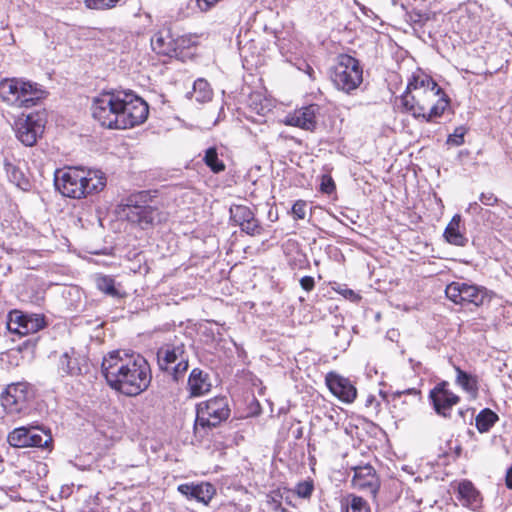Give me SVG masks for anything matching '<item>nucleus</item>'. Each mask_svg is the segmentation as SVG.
Here are the masks:
<instances>
[{
    "instance_id": "nucleus-8",
    "label": "nucleus",
    "mask_w": 512,
    "mask_h": 512,
    "mask_svg": "<svg viewBox=\"0 0 512 512\" xmlns=\"http://www.w3.org/2000/svg\"><path fill=\"white\" fill-rule=\"evenodd\" d=\"M445 294L449 300L462 307H480L491 300L490 292L485 287L467 282H451L446 286Z\"/></svg>"
},
{
    "instance_id": "nucleus-13",
    "label": "nucleus",
    "mask_w": 512,
    "mask_h": 512,
    "mask_svg": "<svg viewBox=\"0 0 512 512\" xmlns=\"http://www.w3.org/2000/svg\"><path fill=\"white\" fill-rule=\"evenodd\" d=\"M124 107L120 119L115 118L119 129H128L144 123L149 114L148 104L138 96L124 94Z\"/></svg>"
},
{
    "instance_id": "nucleus-16",
    "label": "nucleus",
    "mask_w": 512,
    "mask_h": 512,
    "mask_svg": "<svg viewBox=\"0 0 512 512\" xmlns=\"http://www.w3.org/2000/svg\"><path fill=\"white\" fill-rule=\"evenodd\" d=\"M429 399L435 412L444 418L451 416L452 407L460 401V397L448 389L446 381L438 383L430 390Z\"/></svg>"
},
{
    "instance_id": "nucleus-7",
    "label": "nucleus",
    "mask_w": 512,
    "mask_h": 512,
    "mask_svg": "<svg viewBox=\"0 0 512 512\" xmlns=\"http://www.w3.org/2000/svg\"><path fill=\"white\" fill-rule=\"evenodd\" d=\"M230 408L226 397H214L197 405L194 424L195 433L212 429L227 420Z\"/></svg>"
},
{
    "instance_id": "nucleus-17",
    "label": "nucleus",
    "mask_w": 512,
    "mask_h": 512,
    "mask_svg": "<svg viewBox=\"0 0 512 512\" xmlns=\"http://www.w3.org/2000/svg\"><path fill=\"white\" fill-rule=\"evenodd\" d=\"M44 324L43 316L38 314H24L17 310L9 313L8 328L21 335L38 332Z\"/></svg>"
},
{
    "instance_id": "nucleus-18",
    "label": "nucleus",
    "mask_w": 512,
    "mask_h": 512,
    "mask_svg": "<svg viewBox=\"0 0 512 512\" xmlns=\"http://www.w3.org/2000/svg\"><path fill=\"white\" fill-rule=\"evenodd\" d=\"M89 371L88 359L71 348L61 354L58 361V372L62 375L77 376Z\"/></svg>"
},
{
    "instance_id": "nucleus-4",
    "label": "nucleus",
    "mask_w": 512,
    "mask_h": 512,
    "mask_svg": "<svg viewBox=\"0 0 512 512\" xmlns=\"http://www.w3.org/2000/svg\"><path fill=\"white\" fill-rule=\"evenodd\" d=\"M156 193V190H142L125 198L121 206L128 221L138 224L142 229L153 225L156 219L160 221L158 209L149 205Z\"/></svg>"
},
{
    "instance_id": "nucleus-46",
    "label": "nucleus",
    "mask_w": 512,
    "mask_h": 512,
    "mask_svg": "<svg viewBox=\"0 0 512 512\" xmlns=\"http://www.w3.org/2000/svg\"><path fill=\"white\" fill-rule=\"evenodd\" d=\"M300 285L305 291L309 292L314 289L315 280L311 276H304L300 279Z\"/></svg>"
},
{
    "instance_id": "nucleus-43",
    "label": "nucleus",
    "mask_w": 512,
    "mask_h": 512,
    "mask_svg": "<svg viewBox=\"0 0 512 512\" xmlns=\"http://www.w3.org/2000/svg\"><path fill=\"white\" fill-rule=\"evenodd\" d=\"M409 19L415 25L424 26L429 20V16L425 13L411 12L409 13Z\"/></svg>"
},
{
    "instance_id": "nucleus-31",
    "label": "nucleus",
    "mask_w": 512,
    "mask_h": 512,
    "mask_svg": "<svg viewBox=\"0 0 512 512\" xmlns=\"http://www.w3.org/2000/svg\"><path fill=\"white\" fill-rule=\"evenodd\" d=\"M456 383L461 386L466 392L476 394L478 391L477 376L467 373L460 367H455Z\"/></svg>"
},
{
    "instance_id": "nucleus-49",
    "label": "nucleus",
    "mask_w": 512,
    "mask_h": 512,
    "mask_svg": "<svg viewBox=\"0 0 512 512\" xmlns=\"http://www.w3.org/2000/svg\"><path fill=\"white\" fill-rule=\"evenodd\" d=\"M441 96H442V95H439L438 97H436V98H434V99H433V98H431V97H429V96H422V97H423L422 99H423V101L426 103L427 108H428V107H430V108H431V106H432L433 104H435V103L437 102V100H438L439 98H441Z\"/></svg>"
},
{
    "instance_id": "nucleus-55",
    "label": "nucleus",
    "mask_w": 512,
    "mask_h": 512,
    "mask_svg": "<svg viewBox=\"0 0 512 512\" xmlns=\"http://www.w3.org/2000/svg\"><path fill=\"white\" fill-rule=\"evenodd\" d=\"M346 293H347V294H348V296H350V297H355V296H356V294L354 293V291H353V290H347V291H346Z\"/></svg>"
},
{
    "instance_id": "nucleus-39",
    "label": "nucleus",
    "mask_w": 512,
    "mask_h": 512,
    "mask_svg": "<svg viewBox=\"0 0 512 512\" xmlns=\"http://www.w3.org/2000/svg\"><path fill=\"white\" fill-rule=\"evenodd\" d=\"M466 130L464 127H457L452 134L447 138V144L460 146L464 143V136Z\"/></svg>"
},
{
    "instance_id": "nucleus-33",
    "label": "nucleus",
    "mask_w": 512,
    "mask_h": 512,
    "mask_svg": "<svg viewBox=\"0 0 512 512\" xmlns=\"http://www.w3.org/2000/svg\"><path fill=\"white\" fill-rule=\"evenodd\" d=\"M203 161L214 173H220L225 170L226 166L218 157L217 149L215 147H210L205 151Z\"/></svg>"
},
{
    "instance_id": "nucleus-6",
    "label": "nucleus",
    "mask_w": 512,
    "mask_h": 512,
    "mask_svg": "<svg viewBox=\"0 0 512 512\" xmlns=\"http://www.w3.org/2000/svg\"><path fill=\"white\" fill-rule=\"evenodd\" d=\"M91 178H88L85 171L80 168H68L67 170H58L55 173V187L65 197L82 198L96 188V185L90 187Z\"/></svg>"
},
{
    "instance_id": "nucleus-22",
    "label": "nucleus",
    "mask_w": 512,
    "mask_h": 512,
    "mask_svg": "<svg viewBox=\"0 0 512 512\" xmlns=\"http://www.w3.org/2000/svg\"><path fill=\"white\" fill-rule=\"evenodd\" d=\"M320 107L317 104H310L296 110L286 117V124L299 127L307 131H314L317 127V114Z\"/></svg>"
},
{
    "instance_id": "nucleus-14",
    "label": "nucleus",
    "mask_w": 512,
    "mask_h": 512,
    "mask_svg": "<svg viewBox=\"0 0 512 512\" xmlns=\"http://www.w3.org/2000/svg\"><path fill=\"white\" fill-rule=\"evenodd\" d=\"M45 121L39 113L23 115L15 121V134L17 139L25 146L31 147L42 136Z\"/></svg>"
},
{
    "instance_id": "nucleus-1",
    "label": "nucleus",
    "mask_w": 512,
    "mask_h": 512,
    "mask_svg": "<svg viewBox=\"0 0 512 512\" xmlns=\"http://www.w3.org/2000/svg\"><path fill=\"white\" fill-rule=\"evenodd\" d=\"M101 373L110 388L128 397L146 391L152 380L148 361L140 354L123 350L110 351L103 357Z\"/></svg>"
},
{
    "instance_id": "nucleus-35",
    "label": "nucleus",
    "mask_w": 512,
    "mask_h": 512,
    "mask_svg": "<svg viewBox=\"0 0 512 512\" xmlns=\"http://www.w3.org/2000/svg\"><path fill=\"white\" fill-rule=\"evenodd\" d=\"M345 512H371L368 502L360 496L349 495Z\"/></svg>"
},
{
    "instance_id": "nucleus-27",
    "label": "nucleus",
    "mask_w": 512,
    "mask_h": 512,
    "mask_svg": "<svg viewBox=\"0 0 512 512\" xmlns=\"http://www.w3.org/2000/svg\"><path fill=\"white\" fill-rule=\"evenodd\" d=\"M460 224L461 216L455 214L446 226L443 236L449 244L464 247L468 243V238L461 231Z\"/></svg>"
},
{
    "instance_id": "nucleus-5",
    "label": "nucleus",
    "mask_w": 512,
    "mask_h": 512,
    "mask_svg": "<svg viewBox=\"0 0 512 512\" xmlns=\"http://www.w3.org/2000/svg\"><path fill=\"white\" fill-rule=\"evenodd\" d=\"M330 79L338 90L351 94L363 81L359 60L348 54H340L330 71Z\"/></svg>"
},
{
    "instance_id": "nucleus-11",
    "label": "nucleus",
    "mask_w": 512,
    "mask_h": 512,
    "mask_svg": "<svg viewBox=\"0 0 512 512\" xmlns=\"http://www.w3.org/2000/svg\"><path fill=\"white\" fill-rule=\"evenodd\" d=\"M34 390L27 382L9 384L2 394V406L8 414H20L26 411Z\"/></svg>"
},
{
    "instance_id": "nucleus-42",
    "label": "nucleus",
    "mask_w": 512,
    "mask_h": 512,
    "mask_svg": "<svg viewBox=\"0 0 512 512\" xmlns=\"http://www.w3.org/2000/svg\"><path fill=\"white\" fill-rule=\"evenodd\" d=\"M292 213L297 219H304L306 216V202L298 200L292 206Z\"/></svg>"
},
{
    "instance_id": "nucleus-12",
    "label": "nucleus",
    "mask_w": 512,
    "mask_h": 512,
    "mask_svg": "<svg viewBox=\"0 0 512 512\" xmlns=\"http://www.w3.org/2000/svg\"><path fill=\"white\" fill-rule=\"evenodd\" d=\"M7 441L11 446L16 448H47L52 442V436L38 426H22L11 431L7 436Z\"/></svg>"
},
{
    "instance_id": "nucleus-26",
    "label": "nucleus",
    "mask_w": 512,
    "mask_h": 512,
    "mask_svg": "<svg viewBox=\"0 0 512 512\" xmlns=\"http://www.w3.org/2000/svg\"><path fill=\"white\" fill-rule=\"evenodd\" d=\"M457 499L463 506L476 509L481 504L480 493L476 490L473 483L463 480L458 484Z\"/></svg>"
},
{
    "instance_id": "nucleus-23",
    "label": "nucleus",
    "mask_w": 512,
    "mask_h": 512,
    "mask_svg": "<svg viewBox=\"0 0 512 512\" xmlns=\"http://www.w3.org/2000/svg\"><path fill=\"white\" fill-rule=\"evenodd\" d=\"M177 490L187 499H194L208 505L216 494L215 487L209 482L180 484Z\"/></svg>"
},
{
    "instance_id": "nucleus-30",
    "label": "nucleus",
    "mask_w": 512,
    "mask_h": 512,
    "mask_svg": "<svg viewBox=\"0 0 512 512\" xmlns=\"http://www.w3.org/2000/svg\"><path fill=\"white\" fill-rule=\"evenodd\" d=\"M118 439H120V432L116 428L110 426L105 428L103 422H98V447L103 446L108 449Z\"/></svg>"
},
{
    "instance_id": "nucleus-48",
    "label": "nucleus",
    "mask_w": 512,
    "mask_h": 512,
    "mask_svg": "<svg viewBox=\"0 0 512 512\" xmlns=\"http://www.w3.org/2000/svg\"><path fill=\"white\" fill-rule=\"evenodd\" d=\"M106 186V177L104 173L98 170V191L104 189Z\"/></svg>"
},
{
    "instance_id": "nucleus-28",
    "label": "nucleus",
    "mask_w": 512,
    "mask_h": 512,
    "mask_svg": "<svg viewBox=\"0 0 512 512\" xmlns=\"http://www.w3.org/2000/svg\"><path fill=\"white\" fill-rule=\"evenodd\" d=\"M98 290L102 291L105 295L113 299H123L126 297V291L124 290L120 282L108 275H101L98 273Z\"/></svg>"
},
{
    "instance_id": "nucleus-50",
    "label": "nucleus",
    "mask_w": 512,
    "mask_h": 512,
    "mask_svg": "<svg viewBox=\"0 0 512 512\" xmlns=\"http://www.w3.org/2000/svg\"><path fill=\"white\" fill-rule=\"evenodd\" d=\"M376 404V407H379L380 406V403L376 400L375 396L374 395H369L365 401V406L366 407H370L372 406L373 404Z\"/></svg>"
},
{
    "instance_id": "nucleus-38",
    "label": "nucleus",
    "mask_w": 512,
    "mask_h": 512,
    "mask_svg": "<svg viewBox=\"0 0 512 512\" xmlns=\"http://www.w3.org/2000/svg\"><path fill=\"white\" fill-rule=\"evenodd\" d=\"M313 490H314V485H313L312 481L300 482L297 484V486L295 488L296 494L300 498H304V499L310 498Z\"/></svg>"
},
{
    "instance_id": "nucleus-52",
    "label": "nucleus",
    "mask_w": 512,
    "mask_h": 512,
    "mask_svg": "<svg viewBox=\"0 0 512 512\" xmlns=\"http://www.w3.org/2000/svg\"><path fill=\"white\" fill-rule=\"evenodd\" d=\"M293 434H294V438H295L296 440L301 439V438H302V436H303V427H298V428L293 432Z\"/></svg>"
},
{
    "instance_id": "nucleus-21",
    "label": "nucleus",
    "mask_w": 512,
    "mask_h": 512,
    "mask_svg": "<svg viewBox=\"0 0 512 512\" xmlns=\"http://www.w3.org/2000/svg\"><path fill=\"white\" fill-rule=\"evenodd\" d=\"M407 92L415 91L416 94L436 98L439 95L448 99L443 89L428 75L414 74L408 82Z\"/></svg>"
},
{
    "instance_id": "nucleus-15",
    "label": "nucleus",
    "mask_w": 512,
    "mask_h": 512,
    "mask_svg": "<svg viewBox=\"0 0 512 512\" xmlns=\"http://www.w3.org/2000/svg\"><path fill=\"white\" fill-rule=\"evenodd\" d=\"M229 214L233 225L239 226L242 232L250 236L262 234L263 228L248 206L233 204L229 208Z\"/></svg>"
},
{
    "instance_id": "nucleus-47",
    "label": "nucleus",
    "mask_w": 512,
    "mask_h": 512,
    "mask_svg": "<svg viewBox=\"0 0 512 512\" xmlns=\"http://www.w3.org/2000/svg\"><path fill=\"white\" fill-rule=\"evenodd\" d=\"M120 0H98V9H111L116 7Z\"/></svg>"
},
{
    "instance_id": "nucleus-45",
    "label": "nucleus",
    "mask_w": 512,
    "mask_h": 512,
    "mask_svg": "<svg viewBox=\"0 0 512 512\" xmlns=\"http://www.w3.org/2000/svg\"><path fill=\"white\" fill-rule=\"evenodd\" d=\"M466 212L473 216H479L487 213L488 210H484L478 202H471L466 208Z\"/></svg>"
},
{
    "instance_id": "nucleus-51",
    "label": "nucleus",
    "mask_w": 512,
    "mask_h": 512,
    "mask_svg": "<svg viewBox=\"0 0 512 512\" xmlns=\"http://www.w3.org/2000/svg\"><path fill=\"white\" fill-rule=\"evenodd\" d=\"M506 486L512 489V466L507 470L506 473Z\"/></svg>"
},
{
    "instance_id": "nucleus-40",
    "label": "nucleus",
    "mask_w": 512,
    "mask_h": 512,
    "mask_svg": "<svg viewBox=\"0 0 512 512\" xmlns=\"http://www.w3.org/2000/svg\"><path fill=\"white\" fill-rule=\"evenodd\" d=\"M336 189L334 180L330 175H322L320 183V191L325 194H332Z\"/></svg>"
},
{
    "instance_id": "nucleus-2",
    "label": "nucleus",
    "mask_w": 512,
    "mask_h": 512,
    "mask_svg": "<svg viewBox=\"0 0 512 512\" xmlns=\"http://www.w3.org/2000/svg\"><path fill=\"white\" fill-rule=\"evenodd\" d=\"M46 97L38 83L23 78H5L0 81V99L15 108H30Z\"/></svg>"
},
{
    "instance_id": "nucleus-36",
    "label": "nucleus",
    "mask_w": 512,
    "mask_h": 512,
    "mask_svg": "<svg viewBox=\"0 0 512 512\" xmlns=\"http://www.w3.org/2000/svg\"><path fill=\"white\" fill-rule=\"evenodd\" d=\"M267 506L272 511H284L282 507V494L280 490L271 491L267 495Z\"/></svg>"
},
{
    "instance_id": "nucleus-29",
    "label": "nucleus",
    "mask_w": 512,
    "mask_h": 512,
    "mask_svg": "<svg viewBox=\"0 0 512 512\" xmlns=\"http://www.w3.org/2000/svg\"><path fill=\"white\" fill-rule=\"evenodd\" d=\"M499 420L498 415L489 408L479 412L475 418V426L480 433L488 432Z\"/></svg>"
},
{
    "instance_id": "nucleus-32",
    "label": "nucleus",
    "mask_w": 512,
    "mask_h": 512,
    "mask_svg": "<svg viewBox=\"0 0 512 512\" xmlns=\"http://www.w3.org/2000/svg\"><path fill=\"white\" fill-rule=\"evenodd\" d=\"M212 90L210 84L202 78L197 79L193 84L191 97L199 103H205L212 99Z\"/></svg>"
},
{
    "instance_id": "nucleus-57",
    "label": "nucleus",
    "mask_w": 512,
    "mask_h": 512,
    "mask_svg": "<svg viewBox=\"0 0 512 512\" xmlns=\"http://www.w3.org/2000/svg\"><path fill=\"white\" fill-rule=\"evenodd\" d=\"M96 105V97L92 98V107Z\"/></svg>"
},
{
    "instance_id": "nucleus-37",
    "label": "nucleus",
    "mask_w": 512,
    "mask_h": 512,
    "mask_svg": "<svg viewBox=\"0 0 512 512\" xmlns=\"http://www.w3.org/2000/svg\"><path fill=\"white\" fill-rule=\"evenodd\" d=\"M334 335L335 337H342L341 341H335L334 345L336 349L345 350L346 346L349 344V331L344 326H336L334 327Z\"/></svg>"
},
{
    "instance_id": "nucleus-56",
    "label": "nucleus",
    "mask_w": 512,
    "mask_h": 512,
    "mask_svg": "<svg viewBox=\"0 0 512 512\" xmlns=\"http://www.w3.org/2000/svg\"><path fill=\"white\" fill-rule=\"evenodd\" d=\"M100 254H108V252L105 250V251H99L97 252V255H100Z\"/></svg>"
},
{
    "instance_id": "nucleus-9",
    "label": "nucleus",
    "mask_w": 512,
    "mask_h": 512,
    "mask_svg": "<svg viewBox=\"0 0 512 512\" xmlns=\"http://www.w3.org/2000/svg\"><path fill=\"white\" fill-rule=\"evenodd\" d=\"M411 92H407V89L401 96V105L406 112L416 119H422L425 122H431L434 118L440 117L449 105V99L441 97L435 104L427 110V105L423 101V97L420 94L411 95Z\"/></svg>"
},
{
    "instance_id": "nucleus-3",
    "label": "nucleus",
    "mask_w": 512,
    "mask_h": 512,
    "mask_svg": "<svg viewBox=\"0 0 512 512\" xmlns=\"http://www.w3.org/2000/svg\"><path fill=\"white\" fill-rule=\"evenodd\" d=\"M159 369L174 382L183 381L189 368L186 344L178 338L162 344L156 352Z\"/></svg>"
},
{
    "instance_id": "nucleus-19",
    "label": "nucleus",
    "mask_w": 512,
    "mask_h": 512,
    "mask_svg": "<svg viewBox=\"0 0 512 512\" xmlns=\"http://www.w3.org/2000/svg\"><path fill=\"white\" fill-rule=\"evenodd\" d=\"M353 470L352 486L375 497L380 488V482L375 469L371 465L366 464L354 467Z\"/></svg>"
},
{
    "instance_id": "nucleus-53",
    "label": "nucleus",
    "mask_w": 512,
    "mask_h": 512,
    "mask_svg": "<svg viewBox=\"0 0 512 512\" xmlns=\"http://www.w3.org/2000/svg\"><path fill=\"white\" fill-rule=\"evenodd\" d=\"M86 6L90 9L96 8V0H86Z\"/></svg>"
},
{
    "instance_id": "nucleus-41",
    "label": "nucleus",
    "mask_w": 512,
    "mask_h": 512,
    "mask_svg": "<svg viewBox=\"0 0 512 512\" xmlns=\"http://www.w3.org/2000/svg\"><path fill=\"white\" fill-rule=\"evenodd\" d=\"M479 201L485 206H495L498 204V197L492 192H482L479 196Z\"/></svg>"
},
{
    "instance_id": "nucleus-58",
    "label": "nucleus",
    "mask_w": 512,
    "mask_h": 512,
    "mask_svg": "<svg viewBox=\"0 0 512 512\" xmlns=\"http://www.w3.org/2000/svg\"><path fill=\"white\" fill-rule=\"evenodd\" d=\"M92 116L96 117V112L95 111L92 112Z\"/></svg>"
},
{
    "instance_id": "nucleus-20",
    "label": "nucleus",
    "mask_w": 512,
    "mask_h": 512,
    "mask_svg": "<svg viewBox=\"0 0 512 512\" xmlns=\"http://www.w3.org/2000/svg\"><path fill=\"white\" fill-rule=\"evenodd\" d=\"M330 392L341 401L351 403L357 396V390L352 382L335 372H329L325 378Z\"/></svg>"
},
{
    "instance_id": "nucleus-34",
    "label": "nucleus",
    "mask_w": 512,
    "mask_h": 512,
    "mask_svg": "<svg viewBox=\"0 0 512 512\" xmlns=\"http://www.w3.org/2000/svg\"><path fill=\"white\" fill-rule=\"evenodd\" d=\"M5 170L9 180L19 188L24 189V186L28 184L24 173L15 165L6 162Z\"/></svg>"
},
{
    "instance_id": "nucleus-54",
    "label": "nucleus",
    "mask_w": 512,
    "mask_h": 512,
    "mask_svg": "<svg viewBox=\"0 0 512 512\" xmlns=\"http://www.w3.org/2000/svg\"><path fill=\"white\" fill-rule=\"evenodd\" d=\"M306 73L309 75V77H310L311 79H313V78H314V76H313V74H314V70H313V68H312L311 66L307 65Z\"/></svg>"
},
{
    "instance_id": "nucleus-24",
    "label": "nucleus",
    "mask_w": 512,
    "mask_h": 512,
    "mask_svg": "<svg viewBox=\"0 0 512 512\" xmlns=\"http://www.w3.org/2000/svg\"><path fill=\"white\" fill-rule=\"evenodd\" d=\"M212 387L210 375L201 368H193L187 379V390L191 397H200L210 392Z\"/></svg>"
},
{
    "instance_id": "nucleus-25",
    "label": "nucleus",
    "mask_w": 512,
    "mask_h": 512,
    "mask_svg": "<svg viewBox=\"0 0 512 512\" xmlns=\"http://www.w3.org/2000/svg\"><path fill=\"white\" fill-rule=\"evenodd\" d=\"M174 34L169 27H163L151 37V47L159 55L174 57Z\"/></svg>"
},
{
    "instance_id": "nucleus-10",
    "label": "nucleus",
    "mask_w": 512,
    "mask_h": 512,
    "mask_svg": "<svg viewBox=\"0 0 512 512\" xmlns=\"http://www.w3.org/2000/svg\"><path fill=\"white\" fill-rule=\"evenodd\" d=\"M124 94L115 91H102L98 95V122L108 129H119L115 118L120 119L124 107Z\"/></svg>"
},
{
    "instance_id": "nucleus-44",
    "label": "nucleus",
    "mask_w": 512,
    "mask_h": 512,
    "mask_svg": "<svg viewBox=\"0 0 512 512\" xmlns=\"http://www.w3.org/2000/svg\"><path fill=\"white\" fill-rule=\"evenodd\" d=\"M174 42L175 45V57L178 56L179 53H181L185 48L189 46V40L185 38L184 36L181 37H175L174 36Z\"/></svg>"
}]
</instances>
